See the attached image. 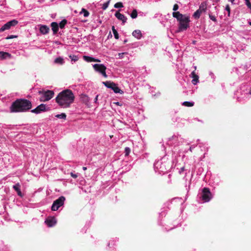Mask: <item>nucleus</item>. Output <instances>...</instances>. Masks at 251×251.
Returning <instances> with one entry per match:
<instances>
[{
  "label": "nucleus",
  "instance_id": "obj_1",
  "mask_svg": "<svg viewBox=\"0 0 251 251\" xmlns=\"http://www.w3.org/2000/svg\"><path fill=\"white\" fill-rule=\"evenodd\" d=\"M75 95L70 89H65L60 92L55 98L56 102L62 108L69 107L74 103Z\"/></svg>",
  "mask_w": 251,
  "mask_h": 251
},
{
  "label": "nucleus",
  "instance_id": "obj_2",
  "mask_svg": "<svg viewBox=\"0 0 251 251\" xmlns=\"http://www.w3.org/2000/svg\"><path fill=\"white\" fill-rule=\"evenodd\" d=\"M173 16L179 22L178 32L186 30L189 27V23L190 21L189 16L183 15L179 12H174Z\"/></svg>",
  "mask_w": 251,
  "mask_h": 251
},
{
  "label": "nucleus",
  "instance_id": "obj_3",
  "mask_svg": "<svg viewBox=\"0 0 251 251\" xmlns=\"http://www.w3.org/2000/svg\"><path fill=\"white\" fill-rule=\"evenodd\" d=\"M31 108L32 104L29 100L19 99L12 103L10 110H30Z\"/></svg>",
  "mask_w": 251,
  "mask_h": 251
},
{
  "label": "nucleus",
  "instance_id": "obj_4",
  "mask_svg": "<svg viewBox=\"0 0 251 251\" xmlns=\"http://www.w3.org/2000/svg\"><path fill=\"white\" fill-rule=\"evenodd\" d=\"M166 159V157H163L160 160L155 161L154 163V169L156 172L160 174L167 171L169 167Z\"/></svg>",
  "mask_w": 251,
  "mask_h": 251
},
{
  "label": "nucleus",
  "instance_id": "obj_5",
  "mask_svg": "<svg viewBox=\"0 0 251 251\" xmlns=\"http://www.w3.org/2000/svg\"><path fill=\"white\" fill-rule=\"evenodd\" d=\"M184 142V139L181 137L180 135H174L172 137L169 138L167 142V144L169 146H177L182 144Z\"/></svg>",
  "mask_w": 251,
  "mask_h": 251
},
{
  "label": "nucleus",
  "instance_id": "obj_6",
  "mask_svg": "<svg viewBox=\"0 0 251 251\" xmlns=\"http://www.w3.org/2000/svg\"><path fill=\"white\" fill-rule=\"evenodd\" d=\"M39 94L41 101H47L50 100L53 96L54 93L53 91L47 90L46 91H39Z\"/></svg>",
  "mask_w": 251,
  "mask_h": 251
},
{
  "label": "nucleus",
  "instance_id": "obj_7",
  "mask_svg": "<svg viewBox=\"0 0 251 251\" xmlns=\"http://www.w3.org/2000/svg\"><path fill=\"white\" fill-rule=\"evenodd\" d=\"M102 83L107 88L113 90L115 93H120L121 94L124 93V92L117 86V84L113 82L107 81L103 82Z\"/></svg>",
  "mask_w": 251,
  "mask_h": 251
},
{
  "label": "nucleus",
  "instance_id": "obj_8",
  "mask_svg": "<svg viewBox=\"0 0 251 251\" xmlns=\"http://www.w3.org/2000/svg\"><path fill=\"white\" fill-rule=\"evenodd\" d=\"M201 197L203 202H208L212 198V195L210 190L208 188H204L202 190Z\"/></svg>",
  "mask_w": 251,
  "mask_h": 251
},
{
  "label": "nucleus",
  "instance_id": "obj_9",
  "mask_svg": "<svg viewBox=\"0 0 251 251\" xmlns=\"http://www.w3.org/2000/svg\"><path fill=\"white\" fill-rule=\"evenodd\" d=\"M65 201V198L64 196H60L53 202L51 206V210L52 211L57 210L59 207L64 204Z\"/></svg>",
  "mask_w": 251,
  "mask_h": 251
},
{
  "label": "nucleus",
  "instance_id": "obj_10",
  "mask_svg": "<svg viewBox=\"0 0 251 251\" xmlns=\"http://www.w3.org/2000/svg\"><path fill=\"white\" fill-rule=\"evenodd\" d=\"M18 23V21L16 20H13L12 21L8 22L0 28V32H3L5 30L10 29L11 26L17 25Z\"/></svg>",
  "mask_w": 251,
  "mask_h": 251
},
{
  "label": "nucleus",
  "instance_id": "obj_11",
  "mask_svg": "<svg viewBox=\"0 0 251 251\" xmlns=\"http://www.w3.org/2000/svg\"><path fill=\"white\" fill-rule=\"evenodd\" d=\"M56 222V219L54 217H49L45 220V223L49 227L54 226Z\"/></svg>",
  "mask_w": 251,
  "mask_h": 251
},
{
  "label": "nucleus",
  "instance_id": "obj_12",
  "mask_svg": "<svg viewBox=\"0 0 251 251\" xmlns=\"http://www.w3.org/2000/svg\"><path fill=\"white\" fill-rule=\"evenodd\" d=\"M80 99V101L87 106L88 108L90 107L89 98L88 96L85 94H81Z\"/></svg>",
  "mask_w": 251,
  "mask_h": 251
},
{
  "label": "nucleus",
  "instance_id": "obj_13",
  "mask_svg": "<svg viewBox=\"0 0 251 251\" xmlns=\"http://www.w3.org/2000/svg\"><path fill=\"white\" fill-rule=\"evenodd\" d=\"M93 68L95 71L100 73V74L104 70H106V67L103 64H95L93 65Z\"/></svg>",
  "mask_w": 251,
  "mask_h": 251
},
{
  "label": "nucleus",
  "instance_id": "obj_14",
  "mask_svg": "<svg viewBox=\"0 0 251 251\" xmlns=\"http://www.w3.org/2000/svg\"><path fill=\"white\" fill-rule=\"evenodd\" d=\"M115 16L118 20L122 21L123 24H125L126 22V17L119 12L117 11L115 14Z\"/></svg>",
  "mask_w": 251,
  "mask_h": 251
},
{
  "label": "nucleus",
  "instance_id": "obj_15",
  "mask_svg": "<svg viewBox=\"0 0 251 251\" xmlns=\"http://www.w3.org/2000/svg\"><path fill=\"white\" fill-rule=\"evenodd\" d=\"M12 187L13 189L17 192L18 196L20 197L23 196L22 193L21 191V185L19 183H17L15 185H14Z\"/></svg>",
  "mask_w": 251,
  "mask_h": 251
},
{
  "label": "nucleus",
  "instance_id": "obj_16",
  "mask_svg": "<svg viewBox=\"0 0 251 251\" xmlns=\"http://www.w3.org/2000/svg\"><path fill=\"white\" fill-rule=\"evenodd\" d=\"M191 77L193 78L192 80V83L194 85L197 84V83L199 82V76L196 74L195 71H193L191 73Z\"/></svg>",
  "mask_w": 251,
  "mask_h": 251
},
{
  "label": "nucleus",
  "instance_id": "obj_17",
  "mask_svg": "<svg viewBox=\"0 0 251 251\" xmlns=\"http://www.w3.org/2000/svg\"><path fill=\"white\" fill-rule=\"evenodd\" d=\"M207 9V2L206 1H203L201 3L199 6V8L198 9L200 11L201 13L202 12H205Z\"/></svg>",
  "mask_w": 251,
  "mask_h": 251
},
{
  "label": "nucleus",
  "instance_id": "obj_18",
  "mask_svg": "<svg viewBox=\"0 0 251 251\" xmlns=\"http://www.w3.org/2000/svg\"><path fill=\"white\" fill-rule=\"evenodd\" d=\"M11 54L8 52L0 51V59L1 60L5 59L7 58H11Z\"/></svg>",
  "mask_w": 251,
  "mask_h": 251
},
{
  "label": "nucleus",
  "instance_id": "obj_19",
  "mask_svg": "<svg viewBox=\"0 0 251 251\" xmlns=\"http://www.w3.org/2000/svg\"><path fill=\"white\" fill-rule=\"evenodd\" d=\"M49 27L46 25H42L40 27V31L43 34H46L49 32Z\"/></svg>",
  "mask_w": 251,
  "mask_h": 251
},
{
  "label": "nucleus",
  "instance_id": "obj_20",
  "mask_svg": "<svg viewBox=\"0 0 251 251\" xmlns=\"http://www.w3.org/2000/svg\"><path fill=\"white\" fill-rule=\"evenodd\" d=\"M51 27L53 34H56L58 31V25L56 22H52L51 24Z\"/></svg>",
  "mask_w": 251,
  "mask_h": 251
},
{
  "label": "nucleus",
  "instance_id": "obj_21",
  "mask_svg": "<svg viewBox=\"0 0 251 251\" xmlns=\"http://www.w3.org/2000/svg\"><path fill=\"white\" fill-rule=\"evenodd\" d=\"M132 35L137 39H140L142 36L141 32L140 30H135L133 31Z\"/></svg>",
  "mask_w": 251,
  "mask_h": 251
},
{
  "label": "nucleus",
  "instance_id": "obj_22",
  "mask_svg": "<svg viewBox=\"0 0 251 251\" xmlns=\"http://www.w3.org/2000/svg\"><path fill=\"white\" fill-rule=\"evenodd\" d=\"M64 59L61 57H57L54 60V63H55L56 64H59L60 65H62L64 63Z\"/></svg>",
  "mask_w": 251,
  "mask_h": 251
},
{
  "label": "nucleus",
  "instance_id": "obj_23",
  "mask_svg": "<svg viewBox=\"0 0 251 251\" xmlns=\"http://www.w3.org/2000/svg\"><path fill=\"white\" fill-rule=\"evenodd\" d=\"M33 110H48V109H46V105L44 104H41L36 107L35 108L33 109Z\"/></svg>",
  "mask_w": 251,
  "mask_h": 251
},
{
  "label": "nucleus",
  "instance_id": "obj_24",
  "mask_svg": "<svg viewBox=\"0 0 251 251\" xmlns=\"http://www.w3.org/2000/svg\"><path fill=\"white\" fill-rule=\"evenodd\" d=\"M112 31H113V34L114 35V37L115 38V39H118L119 38V34H118L117 31L115 29L114 26H112Z\"/></svg>",
  "mask_w": 251,
  "mask_h": 251
},
{
  "label": "nucleus",
  "instance_id": "obj_25",
  "mask_svg": "<svg viewBox=\"0 0 251 251\" xmlns=\"http://www.w3.org/2000/svg\"><path fill=\"white\" fill-rule=\"evenodd\" d=\"M80 14H83L84 17H87L89 15V12L85 8H82Z\"/></svg>",
  "mask_w": 251,
  "mask_h": 251
},
{
  "label": "nucleus",
  "instance_id": "obj_26",
  "mask_svg": "<svg viewBox=\"0 0 251 251\" xmlns=\"http://www.w3.org/2000/svg\"><path fill=\"white\" fill-rule=\"evenodd\" d=\"M67 21L66 19H64L60 22L59 26L61 28H63L65 27V25L67 24Z\"/></svg>",
  "mask_w": 251,
  "mask_h": 251
},
{
  "label": "nucleus",
  "instance_id": "obj_27",
  "mask_svg": "<svg viewBox=\"0 0 251 251\" xmlns=\"http://www.w3.org/2000/svg\"><path fill=\"white\" fill-rule=\"evenodd\" d=\"M201 13L198 10H197L196 12H195V13H194L193 14V17L196 19H198L200 18V16H201Z\"/></svg>",
  "mask_w": 251,
  "mask_h": 251
},
{
  "label": "nucleus",
  "instance_id": "obj_28",
  "mask_svg": "<svg viewBox=\"0 0 251 251\" xmlns=\"http://www.w3.org/2000/svg\"><path fill=\"white\" fill-rule=\"evenodd\" d=\"M83 59L85 61L89 62H93L94 60L93 57L88 56H83Z\"/></svg>",
  "mask_w": 251,
  "mask_h": 251
},
{
  "label": "nucleus",
  "instance_id": "obj_29",
  "mask_svg": "<svg viewBox=\"0 0 251 251\" xmlns=\"http://www.w3.org/2000/svg\"><path fill=\"white\" fill-rule=\"evenodd\" d=\"M194 104L193 102L184 101L183 102L182 105L187 107L193 106Z\"/></svg>",
  "mask_w": 251,
  "mask_h": 251
},
{
  "label": "nucleus",
  "instance_id": "obj_30",
  "mask_svg": "<svg viewBox=\"0 0 251 251\" xmlns=\"http://www.w3.org/2000/svg\"><path fill=\"white\" fill-rule=\"evenodd\" d=\"M137 11L136 9L133 10L132 12H131L130 14V17L132 19H135L137 17Z\"/></svg>",
  "mask_w": 251,
  "mask_h": 251
},
{
  "label": "nucleus",
  "instance_id": "obj_31",
  "mask_svg": "<svg viewBox=\"0 0 251 251\" xmlns=\"http://www.w3.org/2000/svg\"><path fill=\"white\" fill-rule=\"evenodd\" d=\"M55 117L59 119H65L66 115L65 113H63L60 114H57L55 115Z\"/></svg>",
  "mask_w": 251,
  "mask_h": 251
},
{
  "label": "nucleus",
  "instance_id": "obj_32",
  "mask_svg": "<svg viewBox=\"0 0 251 251\" xmlns=\"http://www.w3.org/2000/svg\"><path fill=\"white\" fill-rule=\"evenodd\" d=\"M69 57L72 61H76L78 60V57L75 55H70Z\"/></svg>",
  "mask_w": 251,
  "mask_h": 251
},
{
  "label": "nucleus",
  "instance_id": "obj_33",
  "mask_svg": "<svg viewBox=\"0 0 251 251\" xmlns=\"http://www.w3.org/2000/svg\"><path fill=\"white\" fill-rule=\"evenodd\" d=\"M123 7V4L121 2H118L114 4V7L116 8H122Z\"/></svg>",
  "mask_w": 251,
  "mask_h": 251
},
{
  "label": "nucleus",
  "instance_id": "obj_34",
  "mask_svg": "<svg viewBox=\"0 0 251 251\" xmlns=\"http://www.w3.org/2000/svg\"><path fill=\"white\" fill-rule=\"evenodd\" d=\"M130 152V149L128 147H126L125 149V153L126 155H128Z\"/></svg>",
  "mask_w": 251,
  "mask_h": 251
},
{
  "label": "nucleus",
  "instance_id": "obj_35",
  "mask_svg": "<svg viewBox=\"0 0 251 251\" xmlns=\"http://www.w3.org/2000/svg\"><path fill=\"white\" fill-rule=\"evenodd\" d=\"M245 1H246V4L248 6V7L251 9V3L250 0H245Z\"/></svg>",
  "mask_w": 251,
  "mask_h": 251
},
{
  "label": "nucleus",
  "instance_id": "obj_36",
  "mask_svg": "<svg viewBox=\"0 0 251 251\" xmlns=\"http://www.w3.org/2000/svg\"><path fill=\"white\" fill-rule=\"evenodd\" d=\"M209 18L213 21L216 22H217V20H216V17L213 16V15H212L211 14H209Z\"/></svg>",
  "mask_w": 251,
  "mask_h": 251
},
{
  "label": "nucleus",
  "instance_id": "obj_37",
  "mask_svg": "<svg viewBox=\"0 0 251 251\" xmlns=\"http://www.w3.org/2000/svg\"><path fill=\"white\" fill-rule=\"evenodd\" d=\"M108 4H109V2H107L106 3H104L103 4V6H102V9L103 10H105L106 9L108 6Z\"/></svg>",
  "mask_w": 251,
  "mask_h": 251
},
{
  "label": "nucleus",
  "instance_id": "obj_38",
  "mask_svg": "<svg viewBox=\"0 0 251 251\" xmlns=\"http://www.w3.org/2000/svg\"><path fill=\"white\" fill-rule=\"evenodd\" d=\"M70 175H71V176L74 178H76L78 176V174H75L73 172H71Z\"/></svg>",
  "mask_w": 251,
  "mask_h": 251
},
{
  "label": "nucleus",
  "instance_id": "obj_39",
  "mask_svg": "<svg viewBox=\"0 0 251 251\" xmlns=\"http://www.w3.org/2000/svg\"><path fill=\"white\" fill-rule=\"evenodd\" d=\"M178 8H179V6H178V4H174V5L173 6V9L174 11L176 12L178 9Z\"/></svg>",
  "mask_w": 251,
  "mask_h": 251
},
{
  "label": "nucleus",
  "instance_id": "obj_40",
  "mask_svg": "<svg viewBox=\"0 0 251 251\" xmlns=\"http://www.w3.org/2000/svg\"><path fill=\"white\" fill-rule=\"evenodd\" d=\"M225 9H226V10L228 12V16H229V14H230V7H229V5L227 4V5H226Z\"/></svg>",
  "mask_w": 251,
  "mask_h": 251
},
{
  "label": "nucleus",
  "instance_id": "obj_41",
  "mask_svg": "<svg viewBox=\"0 0 251 251\" xmlns=\"http://www.w3.org/2000/svg\"><path fill=\"white\" fill-rule=\"evenodd\" d=\"M17 37V36H15V35H10V36H7L6 38V39H12V38H16Z\"/></svg>",
  "mask_w": 251,
  "mask_h": 251
},
{
  "label": "nucleus",
  "instance_id": "obj_42",
  "mask_svg": "<svg viewBox=\"0 0 251 251\" xmlns=\"http://www.w3.org/2000/svg\"><path fill=\"white\" fill-rule=\"evenodd\" d=\"M106 70H104L101 74V75L104 77H107V75L106 74V72H105Z\"/></svg>",
  "mask_w": 251,
  "mask_h": 251
},
{
  "label": "nucleus",
  "instance_id": "obj_43",
  "mask_svg": "<svg viewBox=\"0 0 251 251\" xmlns=\"http://www.w3.org/2000/svg\"><path fill=\"white\" fill-rule=\"evenodd\" d=\"M195 148V146L194 145H192L190 147L189 149V151H192V150L194 148Z\"/></svg>",
  "mask_w": 251,
  "mask_h": 251
},
{
  "label": "nucleus",
  "instance_id": "obj_44",
  "mask_svg": "<svg viewBox=\"0 0 251 251\" xmlns=\"http://www.w3.org/2000/svg\"><path fill=\"white\" fill-rule=\"evenodd\" d=\"M32 112L34 113L35 114H39L41 111H31Z\"/></svg>",
  "mask_w": 251,
  "mask_h": 251
},
{
  "label": "nucleus",
  "instance_id": "obj_45",
  "mask_svg": "<svg viewBox=\"0 0 251 251\" xmlns=\"http://www.w3.org/2000/svg\"><path fill=\"white\" fill-rule=\"evenodd\" d=\"M93 62H100V60L98 59H96L94 58V60Z\"/></svg>",
  "mask_w": 251,
  "mask_h": 251
},
{
  "label": "nucleus",
  "instance_id": "obj_46",
  "mask_svg": "<svg viewBox=\"0 0 251 251\" xmlns=\"http://www.w3.org/2000/svg\"><path fill=\"white\" fill-rule=\"evenodd\" d=\"M98 97H99V96H98V95H97V96H96V98H95V102H97V100H98Z\"/></svg>",
  "mask_w": 251,
  "mask_h": 251
},
{
  "label": "nucleus",
  "instance_id": "obj_47",
  "mask_svg": "<svg viewBox=\"0 0 251 251\" xmlns=\"http://www.w3.org/2000/svg\"><path fill=\"white\" fill-rule=\"evenodd\" d=\"M113 104L119 105V102H114V103H113Z\"/></svg>",
  "mask_w": 251,
  "mask_h": 251
},
{
  "label": "nucleus",
  "instance_id": "obj_48",
  "mask_svg": "<svg viewBox=\"0 0 251 251\" xmlns=\"http://www.w3.org/2000/svg\"><path fill=\"white\" fill-rule=\"evenodd\" d=\"M21 111H17V110H15V111H10V112H21Z\"/></svg>",
  "mask_w": 251,
  "mask_h": 251
},
{
  "label": "nucleus",
  "instance_id": "obj_49",
  "mask_svg": "<svg viewBox=\"0 0 251 251\" xmlns=\"http://www.w3.org/2000/svg\"><path fill=\"white\" fill-rule=\"evenodd\" d=\"M83 170H86V167H83Z\"/></svg>",
  "mask_w": 251,
  "mask_h": 251
},
{
  "label": "nucleus",
  "instance_id": "obj_50",
  "mask_svg": "<svg viewBox=\"0 0 251 251\" xmlns=\"http://www.w3.org/2000/svg\"><path fill=\"white\" fill-rule=\"evenodd\" d=\"M230 1L231 2V3H233L234 0H230Z\"/></svg>",
  "mask_w": 251,
  "mask_h": 251
},
{
  "label": "nucleus",
  "instance_id": "obj_51",
  "mask_svg": "<svg viewBox=\"0 0 251 251\" xmlns=\"http://www.w3.org/2000/svg\"><path fill=\"white\" fill-rule=\"evenodd\" d=\"M181 170L182 171H183V170H184V168H183V167L181 168Z\"/></svg>",
  "mask_w": 251,
  "mask_h": 251
},
{
  "label": "nucleus",
  "instance_id": "obj_52",
  "mask_svg": "<svg viewBox=\"0 0 251 251\" xmlns=\"http://www.w3.org/2000/svg\"><path fill=\"white\" fill-rule=\"evenodd\" d=\"M249 24L251 25V22H249Z\"/></svg>",
  "mask_w": 251,
  "mask_h": 251
},
{
  "label": "nucleus",
  "instance_id": "obj_53",
  "mask_svg": "<svg viewBox=\"0 0 251 251\" xmlns=\"http://www.w3.org/2000/svg\"><path fill=\"white\" fill-rule=\"evenodd\" d=\"M108 246H110V243H108Z\"/></svg>",
  "mask_w": 251,
  "mask_h": 251
}]
</instances>
